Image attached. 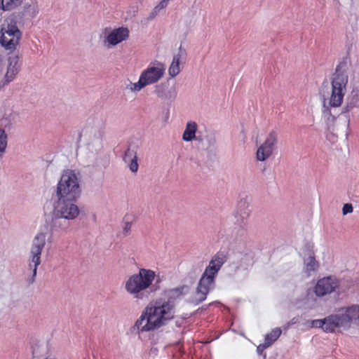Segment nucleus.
Listing matches in <instances>:
<instances>
[{"mask_svg": "<svg viewBox=\"0 0 359 359\" xmlns=\"http://www.w3.org/2000/svg\"><path fill=\"white\" fill-rule=\"evenodd\" d=\"M281 333L282 330L280 327H276L268 333L264 338V342H266L265 347L271 346L279 338Z\"/></svg>", "mask_w": 359, "mask_h": 359, "instance_id": "obj_23", "label": "nucleus"}, {"mask_svg": "<svg viewBox=\"0 0 359 359\" xmlns=\"http://www.w3.org/2000/svg\"><path fill=\"white\" fill-rule=\"evenodd\" d=\"M339 286V283L332 276L324 277L318 280L314 292L318 297H324L333 292Z\"/></svg>", "mask_w": 359, "mask_h": 359, "instance_id": "obj_12", "label": "nucleus"}, {"mask_svg": "<svg viewBox=\"0 0 359 359\" xmlns=\"http://www.w3.org/2000/svg\"><path fill=\"white\" fill-rule=\"evenodd\" d=\"M156 277L155 271L141 268L130 276L125 282V290L134 298L142 299L151 287Z\"/></svg>", "mask_w": 359, "mask_h": 359, "instance_id": "obj_3", "label": "nucleus"}, {"mask_svg": "<svg viewBox=\"0 0 359 359\" xmlns=\"http://www.w3.org/2000/svg\"><path fill=\"white\" fill-rule=\"evenodd\" d=\"M355 107H359V83L353 86L347 96L344 112H348Z\"/></svg>", "mask_w": 359, "mask_h": 359, "instance_id": "obj_16", "label": "nucleus"}, {"mask_svg": "<svg viewBox=\"0 0 359 359\" xmlns=\"http://www.w3.org/2000/svg\"><path fill=\"white\" fill-rule=\"evenodd\" d=\"M266 346V342H264L263 344H259L258 346H257V351L261 353L262 351H264L266 348H267L268 347H265Z\"/></svg>", "mask_w": 359, "mask_h": 359, "instance_id": "obj_32", "label": "nucleus"}, {"mask_svg": "<svg viewBox=\"0 0 359 359\" xmlns=\"http://www.w3.org/2000/svg\"><path fill=\"white\" fill-rule=\"evenodd\" d=\"M169 94H170L169 96H168L166 94H165L164 95H165V97H169L170 98L174 97L175 96V90L173 89L172 92L170 91Z\"/></svg>", "mask_w": 359, "mask_h": 359, "instance_id": "obj_34", "label": "nucleus"}, {"mask_svg": "<svg viewBox=\"0 0 359 359\" xmlns=\"http://www.w3.org/2000/svg\"><path fill=\"white\" fill-rule=\"evenodd\" d=\"M23 0H0V9L3 11L15 10L22 5Z\"/></svg>", "mask_w": 359, "mask_h": 359, "instance_id": "obj_21", "label": "nucleus"}, {"mask_svg": "<svg viewBox=\"0 0 359 359\" xmlns=\"http://www.w3.org/2000/svg\"><path fill=\"white\" fill-rule=\"evenodd\" d=\"M353 206L351 203H346L343 208H342V212L343 215H346L348 213H351L353 212Z\"/></svg>", "mask_w": 359, "mask_h": 359, "instance_id": "obj_29", "label": "nucleus"}, {"mask_svg": "<svg viewBox=\"0 0 359 359\" xmlns=\"http://www.w3.org/2000/svg\"><path fill=\"white\" fill-rule=\"evenodd\" d=\"M245 205H246L245 202L241 201L238 203V209L241 208H243V207H245Z\"/></svg>", "mask_w": 359, "mask_h": 359, "instance_id": "obj_35", "label": "nucleus"}, {"mask_svg": "<svg viewBox=\"0 0 359 359\" xmlns=\"http://www.w3.org/2000/svg\"><path fill=\"white\" fill-rule=\"evenodd\" d=\"M226 261V257L222 252H217L211 259L202 274L196 288L198 302L204 301L210 290L214 287L216 276Z\"/></svg>", "mask_w": 359, "mask_h": 359, "instance_id": "obj_2", "label": "nucleus"}, {"mask_svg": "<svg viewBox=\"0 0 359 359\" xmlns=\"http://www.w3.org/2000/svg\"><path fill=\"white\" fill-rule=\"evenodd\" d=\"M351 322L349 306L339 310L338 313L330 315L323 319L313 320L311 325L313 327L322 328L325 332L332 333L341 327H350Z\"/></svg>", "mask_w": 359, "mask_h": 359, "instance_id": "obj_4", "label": "nucleus"}, {"mask_svg": "<svg viewBox=\"0 0 359 359\" xmlns=\"http://www.w3.org/2000/svg\"><path fill=\"white\" fill-rule=\"evenodd\" d=\"M156 8H154L152 13L150 14L149 17L148 18V20H153L156 17Z\"/></svg>", "mask_w": 359, "mask_h": 359, "instance_id": "obj_33", "label": "nucleus"}, {"mask_svg": "<svg viewBox=\"0 0 359 359\" xmlns=\"http://www.w3.org/2000/svg\"><path fill=\"white\" fill-rule=\"evenodd\" d=\"M123 161L129 166L130 170L135 172L138 169V164L137 162V156L134 150L128 149L123 156Z\"/></svg>", "mask_w": 359, "mask_h": 359, "instance_id": "obj_19", "label": "nucleus"}, {"mask_svg": "<svg viewBox=\"0 0 359 359\" xmlns=\"http://www.w3.org/2000/svg\"><path fill=\"white\" fill-rule=\"evenodd\" d=\"M135 326L140 332H149L154 336L157 328V302L147 306L140 318L136 321Z\"/></svg>", "mask_w": 359, "mask_h": 359, "instance_id": "obj_5", "label": "nucleus"}, {"mask_svg": "<svg viewBox=\"0 0 359 359\" xmlns=\"http://www.w3.org/2000/svg\"><path fill=\"white\" fill-rule=\"evenodd\" d=\"M20 69L19 59L17 56L11 57L8 60V66L6 78L8 81H12L18 74Z\"/></svg>", "mask_w": 359, "mask_h": 359, "instance_id": "obj_18", "label": "nucleus"}, {"mask_svg": "<svg viewBox=\"0 0 359 359\" xmlns=\"http://www.w3.org/2000/svg\"><path fill=\"white\" fill-rule=\"evenodd\" d=\"M157 82V67L155 65H149L140 74L137 82L130 81L126 85V89L132 93H137L147 86Z\"/></svg>", "mask_w": 359, "mask_h": 359, "instance_id": "obj_7", "label": "nucleus"}, {"mask_svg": "<svg viewBox=\"0 0 359 359\" xmlns=\"http://www.w3.org/2000/svg\"><path fill=\"white\" fill-rule=\"evenodd\" d=\"M175 316V304L172 301H168L158 306V327L172 320Z\"/></svg>", "mask_w": 359, "mask_h": 359, "instance_id": "obj_14", "label": "nucleus"}, {"mask_svg": "<svg viewBox=\"0 0 359 359\" xmlns=\"http://www.w3.org/2000/svg\"><path fill=\"white\" fill-rule=\"evenodd\" d=\"M170 1V0H161L158 3V9H162V8H165L168 6Z\"/></svg>", "mask_w": 359, "mask_h": 359, "instance_id": "obj_30", "label": "nucleus"}, {"mask_svg": "<svg viewBox=\"0 0 359 359\" xmlns=\"http://www.w3.org/2000/svg\"><path fill=\"white\" fill-rule=\"evenodd\" d=\"M46 245V235L43 233H38L34 238L30 255L29 257V268L32 270V276L29 280L32 283L36 276L38 266L41 264V255Z\"/></svg>", "mask_w": 359, "mask_h": 359, "instance_id": "obj_6", "label": "nucleus"}, {"mask_svg": "<svg viewBox=\"0 0 359 359\" xmlns=\"http://www.w3.org/2000/svg\"><path fill=\"white\" fill-rule=\"evenodd\" d=\"M278 141V135L275 131H271L268 135L265 141L259 147L256 153L257 161H264L273 154Z\"/></svg>", "mask_w": 359, "mask_h": 359, "instance_id": "obj_10", "label": "nucleus"}, {"mask_svg": "<svg viewBox=\"0 0 359 359\" xmlns=\"http://www.w3.org/2000/svg\"><path fill=\"white\" fill-rule=\"evenodd\" d=\"M20 14L25 18L32 19L39 13V7L36 0H23Z\"/></svg>", "mask_w": 359, "mask_h": 359, "instance_id": "obj_15", "label": "nucleus"}, {"mask_svg": "<svg viewBox=\"0 0 359 359\" xmlns=\"http://www.w3.org/2000/svg\"><path fill=\"white\" fill-rule=\"evenodd\" d=\"M81 177V175L78 170L67 168L63 170L60 180H78Z\"/></svg>", "mask_w": 359, "mask_h": 359, "instance_id": "obj_24", "label": "nucleus"}, {"mask_svg": "<svg viewBox=\"0 0 359 359\" xmlns=\"http://www.w3.org/2000/svg\"><path fill=\"white\" fill-rule=\"evenodd\" d=\"M78 181H58L57 195L58 199L76 201L81 190Z\"/></svg>", "mask_w": 359, "mask_h": 359, "instance_id": "obj_9", "label": "nucleus"}, {"mask_svg": "<svg viewBox=\"0 0 359 359\" xmlns=\"http://www.w3.org/2000/svg\"><path fill=\"white\" fill-rule=\"evenodd\" d=\"M348 67L346 62H340L337 65L335 72L332 74L331 86L332 90L330 96L328 99V106H325L324 103L325 109L323 114L328 115L332 121L335 119V117L332 115L331 108L340 107L343 102L344 95L346 92V86L348 81V76L347 74ZM325 99L324 98V102Z\"/></svg>", "mask_w": 359, "mask_h": 359, "instance_id": "obj_1", "label": "nucleus"}, {"mask_svg": "<svg viewBox=\"0 0 359 359\" xmlns=\"http://www.w3.org/2000/svg\"><path fill=\"white\" fill-rule=\"evenodd\" d=\"M350 311L352 321L357 320L359 324V305H353L350 306Z\"/></svg>", "mask_w": 359, "mask_h": 359, "instance_id": "obj_28", "label": "nucleus"}, {"mask_svg": "<svg viewBox=\"0 0 359 359\" xmlns=\"http://www.w3.org/2000/svg\"><path fill=\"white\" fill-rule=\"evenodd\" d=\"M8 142V136L4 129L0 128V154L4 153Z\"/></svg>", "mask_w": 359, "mask_h": 359, "instance_id": "obj_27", "label": "nucleus"}, {"mask_svg": "<svg viewBox=\"0 0 359 359\" xmlns=\"http://www.w3.org/2000/svg\"><path fill=\"white\" fill-rule=\"evenodd\" d=\"M197 124L196 122L190 121L187 123L186 128L183 133L182 138L184 141L189 142L196 137Z\"/></svg>", "mask_w": 359, "mask_h": 359, "instance_id": "obj_20", "label": "nucleus"}, {"mask_svg": "<svg viewBox=\"0 0 359 359\" xmlns=\"http://www.w3.org/2000/svg\"><path fill=\"white\" fill-rule=\"evenodd\" d=\"M124 226L123 227V234L124 236H128L130 233L131 225L134 221V217L133 215H126L123 219Z\"/></svg>", "mask_w": 359, "mask_h": 359, "instance_id": "obj_25", "label": "nucleus"}, {"mask_svg": "<svg viewBox=\"0 0 359 359\" xmlns=\"http://www.w3.org/2000/svg\"><path fill=\"white\" fill-rule=\"evenodd\" d=\"M165 73V68L163 65L158 64V80L163 76Z\"/></svg>", "mask_w": 359, "mask_h": 359, "instance_id": "obj_31", "label": "nucleus"}, {"mask_svg": "<svg viewBox=\"0 0 359 359\" xmlns=\"http://www.w3.org/2000/svg\"><path fill=\"white\" fill-rule=\"evenodd\" d=\"M318 267L319 263L316 260L314 257L310 256L306 264V271L309 273L315 271L318 269Z\"/></svg>", "mask_w": 359, "mask_h": 359, "instance_id": "obj_26", "label": "nucleus"}, {"mask_svg": "<svg viewBox=\"0 0 359 359\" xmlns=\"http://www.w3.org/2000/svg\"><path fill=\"white\" fill-rule=\"evenodd\" d=\"M243 215H248V212H246V211H245V212H243Z\"/></svg>", "mask_w": 359, "mask_h": 359, "instance_id": "obj_36", "label": "nucleus"}, {"mask_svg": "<svg viewBox=\"0 0 359 359\" xmlns=\"http://www.w3.org/2000/svg\"><path fill=\"white\" fill-rule=\"evenodd\" d=\"M74 202V201L58 199L55 208L56 215L67 219H75L79 215V210Z\"/></svg>", "mask_w": 359, "mask_h": 359, "instance_id": "obj_11", "label": "nucleus"}, {"mask_svg": "<svg viewBox=\"0 0 359 359\" xmlns=\"http://www.w3.org/2000/svg\"><path fill=\"white\" fill-rule=\"evenodd\" d=\"M129 37L127 27L105 28L102 33V41L104 47L111 49L118 44L126 41Z\"/></svg>", "mask_w": 359, "mask_h": 359, "instance_id": "obj_8", "label": "nucleus"}, {"mask_svg": "<svg viewBox=\"0 0 359 359\" xmlns=\"http://www.w3.org/2000/svg\"><path fill=\"white\" fill-rule=\"evenodd\" d=\"M186 56L185 50L182 49V47L180 48L179 53L177 55H175L169 67L168 73L171 78L175 77L180 72V61L181 60Z\"/></svg>", "mask_w": 359, "mask_h": 359, "instance_id": "obj_17", "label": "nucleus"}, {"mask_svg": "<svg viewBox=\"0 0 359 359\" xmlns=\"http://www.w3.org/2000/svg\"><path fill=\"white\" fill-rule=\"evenodd\" d=\"M1 32H11L18 34L20 30L17 26L16 20L14 18H6L1 25Z\"/></svg>", "mask_w": 359, "mask_h": 359, "instance_id": "obj_22", "label": "nucleus"}, {"mask_svg": "<svg viewBox=\"0 0 359 359\" xmlns=\"http://www.w3.org/2000/svg\"><path fill=\"white\" fill-rule=\"evenodd\" d=\"M21 36V32H18V34L15 32H1L0 43L5 49L13 51L16 49Z\"/></svg>", "mask_w": 359, "mask_h": 359, "instance_id": "obj_13", "label": "nucleus"}]
</instances>
